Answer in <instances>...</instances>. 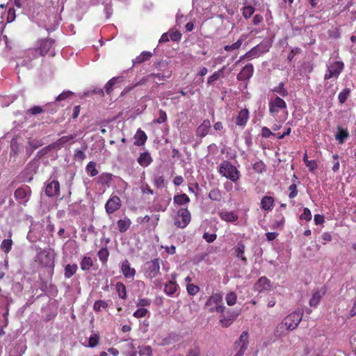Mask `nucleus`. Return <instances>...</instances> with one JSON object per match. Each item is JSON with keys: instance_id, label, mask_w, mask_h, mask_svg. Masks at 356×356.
Wrapping results in <instances>:
<instances>
[{"instance_id": "f257e3e1", "label": "nucleus", "mask_w": 356, "mask_h": 356, "mask_svg": "<svg viewBox=\"0 0 356 356\" xmlns=\"http://www.w3.org/2000/svg\"><path fill=\"white\" fill-rule=\"evenodd\" d=\"M218 172L233 182L236 181L240 177V172L228 161H223L220 163Z\"/></svg>"}, {"instance_id": "f03ea898", "label": "nucleus", "mask_w": 356, "mask_h": 356, "mask_svg": "<svg viewBox=\"0 0 356 356\" xmlns=\"http://www.w3.org/2000/svg\"><path fill=\"white\" fill-rule=\"evenodd\" d=\"M222 296L220 293H213L206 302V307L209 308V312H218L222 314L225 312V307L221 305Z\"/></svg>"}, {"instance_id": "7ed1b4c3", "label": "nucleus", "mask_w": 356, "mask_h": 356, "mask_svg": "<svg viewBox=\"0 0 356 356\" xmlns=\"http://www.w3.org/2000/svg\"><path fill=\"white\" fill-rule=\"evenodd\" d=\"M191 220V215L187 208L179 209L174 218V224L176 227L184 229L187 227Z\"/></svg>"}, {"instance_id": "20e7f679", "label": "nucleus", "mask_w": 356, "mask_h": 356, "mask_svg": "<svg viewBox=\"0 0 356 356\" xmlns=\"http://www.w3.org/2000/svg\"><path fill=\"white\" fill-rule=\"evenodd\" d=\"M303 312L301 310H296L289 314L284 320L286 330H293L297 327L302 318Z\"/></svg>"}, {"instance_id": "39448f33", "label": "nucleus", "mask_w": 356, "mask_h": 356, "mask_svg": "<svg viewBox=\"0 0 356 356\" xmlns=\"http://www.w3.org/2000/svg\"><path fill=\"white\" fill-rule=\"evenodd\" d=\"M54 252L51 249L40 250L37 255V261L45 267L54 266Z\"/></svg>"}, {"instance_id": "423d86ee", "label": "nucleus", "mask_w": 356, "mask_h": 356, "mask_svg": "<svg viewBox=\"0 0 356 356\" xmlns=\"http://www.w3.org/2000/svg\"><path fill=\"white\" fill-rule=\"evenodd\" d=\"M249 334L247 331H244L240 335L238 339L234 343L235 354L234 356H243L248 349L249 344Z\"/></svg>"}, {"instance_id": "0eeeda50", "label": "nucleus", "mask_w": 356, "mask_h": 356, "mask_svg": "<svg viewBox=\"0 0 356 356\" xmlns=\"http://www.w3.org/2000/svg\"><path fill=\"white\" fill-rule=\"evenodd\" d=\"M343 67L344 65L343 62L341 61H335L330 63L327 65L324 79L327 80L332 78L337 79L343 70Z\"/></svg>"}, {"instance_id": "6e6552de", "label": "nucleus", "mask_w": 356, "mask_h": 356, "mask_svg": "<svg viewBox=\"0 0 356 356\" xmlns=\"http://www.w3.org/2000/svg\"><path fill=\"white\" fill-rule=\"evenodd\" d=\"M160 271V259L156 258L145 264V275L150 279L156 277Z\"/></svg>"}, {"instance_id": "1a4fd4ad", "label": "nucleus", "mask_w": 356, "mask_h": 356, "mask_svg": "<svg viewBox=\"0 0 356 356\" xmlns=\"http://www.w3.org/2000/svg\"><path fill=\"white\" fill-rule=\"evenodd\" d=\"M31 190L28 186H23L15 191V197L21 204H26L31 197Z\"/></svg>"}, {"instance_id": "9d476101", "label": "nucleus", "mask_w": 356, "mask_h": 356, "mask_svg": "<svg viewBox=\"0 0 356 356\" xmlns=\"http://www.w3.org/2000/svg\"><path fill=\"white\" fill-rule=\"evenodd\" d=\"M286 108V102L279 97L269 101V112L273 116H275L280 110Z\"/></svg>"}, {"instance_id": "9b49d317", "label": "nucleus", "mask_w": 356, "mask_h": 356, "mask_svg": "<svg viewBox=\"0 0 356 356\" xmlns=\"http://www.w3.org/2000/svg\"><path fill=\"white\" fill-rule=\"evenodd\" d=\"M121 207V200L116 195L111 196L105 204V210L108 214L113 213Z\"/></svg>"}, {"instance_id": "f8f14e48", "label": "nucleus", "mask_w": 356, "mask_h": 356, "mask_svg": "<svg viewBox=\"0 0 356 356\" xmlns=\"http://www.w3.org/2000/svg\"><path fill=\"white\" fill-rule=\"evenodd\" d=\"M270 47V44L268 42H262L257 46L252 48L250 51H253L252 54H251V58H257L260 56L261 54L268 52Z\"/></svg>"}, {"instance_id": "ddd939ff", "label": "nucleus", "mask_w": 356, "mask_h": 356, "mask_svg": "<svg viewBox=\"0 0 356 356\" xmlns=\"http://www.w3.org/2000/svg\"><path fill=\"white\" fill-rule=\"evenodd\" d=\"M254 72V67L252 64L249 63L245 65L241 72L237 74V79L238 81H247L249 80Z\"/></svg>"}, {"instance_id": "4468645a", "label": "nucleus", "mask_w": 356, "mask_h": 356, "mask_svg": "<svg viewBox=\"0 0 356 356\" xmlns=\"http://www.w3.org/2000/svg\"><path fill=\"white\" fill-rule=\"evenodd\" d=\"M249 120V111L247 108L241 109L236 117L235 123L237 126L244 128Z\"/></svg>"}, {"instance_id": "2eb2a0df", "label": "nucleus", "mask_w": 356, "mask_h": 356, "mask_svg": "<svg viewBox=\"0 0 356 356\" xmlns=\"http://www.w3.org/2000/svg\"><path fill=\"white\" fill-rule=\"evenodd\" d=\"M120 269L123 275L126 278L133 279L136 275V270L131 267L130 263L127 259H125L122 262Z\"/></svg>"}, {"instance_id": "dca6fc26", "label": "nucleus", "mask_w": 356, "mask_h": 356, "mask_svg": "<svg viewBox=\"0 0 356 356\" xmlns=\"http://www.w3.org/2000/svg\"><path fill=\"white\" fill-rule=\"evenodd\" d=\"M60 184L58 181L52 180L49 182L45 188V194L49 197H53L58 195Z\"/></svg>"}, {"instance_id": "f3484780", "label": "nucleus", "mask_w": 356, "mask_h": 356, "mask_svg": "<svg viewBox=\"0 0 356 356\" xmlns=\"http://www.w3.org/2000/svg\"><path fill=\"white\" fill-rule=\"evenodd\" d=\"M54 43L53 39H43L39 41V49L40 55L44 56L51 49Z\"/></svg>"}, {"instance_id": "a211bd4d", "label": "nucleus", "mask_w": 356, "mask_h": 356, "mask_svg": "<svg viewBox=\"0 0 356 356\" xmlns=\"http://www.w3.org/2000/svg\"><path fill=\"white\" fill-rule=\"evenodd\" d=\"M211 127V122L209 120H203L201 124L197 128L196 135L200 138L206 136L209 134Z\"/></svg>"}, {"instance_id": "6ab92c4d", "label": "nucleus", "mask_w": 356, "mask_h": 356, "mask_svg": "<svg viewBox=\"0 0 356 356\" xmlns=\"http://www.w3.org/2000/svg\"><path fill=\"white\" fill-rule=\"evenodd\" d=\"M325 293V289L321 287L320 289H316L313 291L312 297L309 300V305L311 307H316L322 296Z\"/></svg>"}, {"instance_id": "aec40b11", "label": "nucleus", "mask_w": 356, "mask_h": 356, "mask_svg": "<svg viewBox=\"0 0 356 356\" xmlns=\"http://www.w3.org/2000/svg\"><path fill=\"white\" fill-rule=\"evenodd\" d=\"M245 245L242 242H238L234 248V255L237 258H240L243 264H247V258L245 256Z\"/></svg>"}, {"instance_id": "412c9836", "label": "nucleus", "mask_w": 356, "mask_h": 356, "mask_svg": "<svg viewBox=\"0 0 356 356\" xmlns=\"http://www.w3.org/2000/svg\"><path fill=\"white\" fill-rule=\"evenodd\" d=\"M218 215L221 220L229 222H235L238 218V215L234 211H220Z\"/></svg>"}, {"instance_id": "4be33fe9", "label": "nucleus", "mask_w": 356, "mask_h": 356, "mask_svg": "<svg viewBox=\"0 0 356 356\" xmlns=\"http://www.w3.org/2000/svg\"><path fill=\"white\" fill-rule=\"evenodd\" d=\"M254 288L259 292L268 290L270 288V281L266 277H261L254 284Z\"/></svg>"}, {"instance_id": "5701e85b", "label": "nucleus", "mask_w": 356, "mask_h": 356, "mask_svg": "<svg viewBox=\"0 0 356 356\" xmlns=\"http://www.w3.org/2000/svg\"><path fill=\"white\" fill-rule=\"evenodd\" d=\"M175 279V275H173V280L169 281L165 285L164 291L168 296H172L177 289L178 285L177 284Z\"/></svg>"}, {"instance_id": "b1692460", "label": "nucleus", "mask_w": 356, "mask_h": 356, "mask_svg": "<svg viewBox=\"0 0 356 356\" xmlns=\"http://www.w3.org/2000/svg\"><path fill=\"white\" fill-rule=\"evenodd\" d=\"M151 79H157L159 81H163L168 79H169L172 75V72L170 70H165L162 72L158 73H152L149 74Z\"/></svg>"}, {"instance_id": "393cba45", "label": "nucleus", "mask_w": 356, "mask_h": 356, "mask_svg": "<svg viewBox=\"0 0 356 356\" xmlns=\"http://www.w3.org/2000/svg\"><path fill=\"white\" fill-rule=\"evenodd\" d=\"M53 105L51 103L47 104L43 106H34L28 109L26 113L28 115H36L42 113L46 111L47 107Z\"/></svg>"}, {"instance_id": "a878e982", "label": "nucleus", "mask_w": 356, "mask_h": 356, "mask_svg": "<svg viewBox=\"0 0 356 356\" xmlns=\"http://www.w3.org/2000/svg\"><path fill=\"white\" fill-rule=\"evenodd\" d=\"M152 162V159L150 154L147 152H145L139 156L138 158V163L143 167L148 166Z\"/></svg>"}, {"instance_id": "bb28decb", "label": "nucleus", "mask_w": 356, "mask_h": 356, "mask_svg": "<svg viewBox=\"0 0 356 356\" xmlns=\"http://www.w3.org/2000/svg\"><path fill=\"white\" fill-rule=\"evenodd\" d=\"M274 204V199L270 196H264L261 201V209L265 211L272 210Z\"/></svg>"}, {"instance_id": "cd10ccee", "label": "nucleus", "mask_w": 356, "mask_h": 356, "mask_svg": "<svg viewBox=\"0 0 356 356\" xmlns=\"http://www.w3.org/2000/svg\"><path fill=\"white\" fill-rule=\"evenodd\" d=\"M134 138H135L134 145H137V146H140V145H143L145 144L147 138L145 133L139 129L136 131Z\"/></svg>"}, {"instance_id": "c85d7f7f", "label": "nucleus", "mask_w": 356, "mask_h": 356, "mask_svg": "<svg viewBox=\"0 0 356 356\" xmlns=\"http://www.w3.org/2000/svg\"><path fill=\"white\" fill-rule=\"evenodd\" d=\"M152 56V54L150 51H143L138 56L133 60L134 65L140 64L146 60H148Z\"/></svg>"}, {"instance_id": "c756f323", "label": "nucleus", "mask_w": 356, "mask_h": 356, "mask_svg": "<svg viewBox=\"0 0 356 356\" xmlns=\"http://www.w3.org/2000/svg\"><path fill=\"white\" fill-rule=\"evenodd\" d=\"M131 224V220L127 217L117 222L118 227L120 232H125L129 228Z\"/></svg>"}, {"instance_id": "7c9ffc66", "label": "nucleus", "mask_w": 356, "mask_h": 356, "mask_svg": "<svg viewBox=\"0 0 356 356\" xmlns=\"http://www.w3.org/2000/svg\"><path fill=\"white\" fill-rule=\"evenodd\" d=\"M173 201L175 204L178 205H184L190 202V198L185 194L176 195L174 196Z\"/></svg>"}, {"instance_id": "2f4dec72", "label": "nucleus", "mask_w": 356, "mask_h": 356, "mask_svg": "<svg viewBox=\"0 0 356 356\" xmlns=\"http://www.w3.org/2000/svg\"><path fill=\"white\" fill-rule=\"evenodd\" d=\"M238 314H233L232 317H227L225 314H222L220 318V323L224 327H227L233 323L234 320L237 317Z\"/></svg>"}, {"instance_id": "473e14b6", "label": "nucleus", "mask_w": 356, "mask_h": 356, "mask_svg": "<svg viewBox=\"0 0 356 356\" xmlns=\"http://www.w3.org/2000/svg\"><path fill=\"white\" fill-rule=\"evenodd\" d=\"M20 145L16 140L13 139L10 143V156L16 158L20 152Z\"/></svg>"}, {"instance_id": "72a5a7b5", "label": "nucleus", "mask_w": 356, "mask_h": 356, "mask_svg": "<svg viewBox=\"0 0 356 356\" xmlns=\"http://www.w3.org/2000/svg\"><path fill=\"white\" fill-rule=\"evenodd\" d=\"M116 291L118 296L124 300L127 298V289L125 285L122 282H117L115 285Z\"/></svg>"}, {"instance_id": "f704fd0d", "label": "nucleus", "mask_w": 356, "mask_h": 356, "mask_svg": "<svg viewBox=\"0 0 356 356\" xmlns=\"http://www.w3.org/2000/svg\"><path fill=\"white\" fill-rule=\"evenodd\" d=\"M28 144L29 147H26V152L29 156L31 155L33 150L42 145V143L39 140L31 139L29 140Z\"/></svg>"}, {"instance_id": "c9c22d12", "label": "nucleus", "mask_w": 356, "mask_h": 356, "mask_svg": "<svg viewBox=\"0 0 356 356\" xmlns=\"http://www.w3.org/2000/svg\"><path fill=\"white\" fill-rule=\"evenodd\" d=\"M78 266L76 264H67L65 268V277L70 278L76 272Z\"/></svg>"}, {"instance_id": "e433bc0d", "label": "nucleus", "mask_w": 356, "mask_h": 356, "mask_svg": "<svg viewBox=\"0 0 356 356\" xmlns=\"http://www.w3.org/2000/svg\"><path fill=\"white\" fill-rule=\"evenodd\" d=\"M348 137V132L340 127L338 129V131L336 134V139L340 144L343 143L344 140Z\"/></svg>"}, {"instance_id": "4c0bfd02", "label": "nucleus", "mask_w": 356, "mask_h": 356, "mask_svg": "<svg viewBox=\"0 0 356 356\" xmlns=\"http://www.w3.org/2000/svg\"><path fill=\"white\" fill-rule=\"evenodd\" d=\"M108 307V305L105 300H99L95 302L93 310L96 312H100L102 309H106Z\"/></svg>"}, {"instance_id": "58836bf2", "label": "nucleus", "mask_w": 356, "mask_h": 356, "mask_svg": "<svg viewBox=\"0 0 356 356\" xmlns=\"http://www.w3.org/2000/svg\"><path fill=\"white\" fill-rule=\"evenodd\" d=\"M86 172L91 177H95L98 174V170L96 168V163L90 161L88 163L86 168Z\"/></svg>"}, {"instance_id": "ea45409f", "label": "nucleus", "mask_w": 356, "mask_h": 356, "mask_svg": "<svg viewBox=\"0 0 356 356\" xmlns=\"http://www.w3.org/2000/svg\"><path fill=\"white\" fill-rule=\"evenodd\" d=\"M112 176L110 173H102L98 177V181L102 185H108L112 179Z\"/></svg>"}, {"instance_id": "a19ab883", "label": "nucleus", "mask_w": 356, "mask_h": 356, "mask_svg": "<svg viewBox=\"0 0 356 356\" xmlns=\"http://www.w3.org/2000/svg\"><path fill=\"white\" fill-rule=\"evenodd\" d=\"M225 66H223L221 69H220L218 71L215 72L212 75L209 76L207 79L208 84H211L215 81L218 80L220 76L223 74V72L225 69Z\"/></svg>"}, {"instance_id": "79ce46f5", "label": "nucleus", "mask_w": 356, "mask_h": 356, "mask_svg": "<svg viewBox=\"0 0 356 356\" xmlns=\"http://www.w3.org/2000/svg\"><path fill=\"white\" fill-rule=\"evenodd\" d=\"M272 90L278 93L282 97H286L289 94L287 90L284 88V85L282 82L280 83L278 86L273 88Z\"/></svg>"}, {"instance_id": "37998d69", "label": "nucleus", "mask_w": 356, "mask_h": 356, "mask_svg": "<svg viewBox=\"0 0 356 356\" xmlns=\"http://www.w3.org/2000/svg\"><path fill=\"white\" fill-rule=\"evenodd\" d=\"M80 265L82 270H88L92 266V259L89 257H84Z\"/></svg>"}, {"instance_id": "c03bdc74", "label": "nucleus", "mask_w": 356, "mask_h": 356, "mask_svg": "<svg viewBox=\"0 0 356 356\" xmlns=\"http://www.w3.org/2000/svg\"><path fill=\"white\" fill-rule=\"evenodd\" d=\"M254 12V8L252 6H245L242 8V14L245 19L250 18Z\"/></svg>"}, {"instance_id": "a18cd8bd", "label": "nucleus", "mask_w": 356, "mask_h": 356, "mask_svg": "<svg viewBox=\"0 0 356 356\" xmlns=\"http://www.w3.org/2000/svg\"><path fill=\"white\" fill-rule=\"evenodd\" d=\"M209 197L214 201L219 202L222 198L221 193L218 189L211 190L209 193Z\"/></svg>"}, {"instance_id": "49530a36", "label": "nucleus", "mask_w": 356, "mask_h": 356, "mask_svg": "<svg viewBox=\"0 0 356 356\" xmlns=\"http://www.w3.org/2000/svg\"><path fill=\"white\" fill-rule=\"evenodd\" d=\"M350 90L349 88H344L338 96L339 101L341 104H343L350 95Z\"/></svg>"}, {"instance_id": "de8ad7c7", "label": "nucleus", "mask_w": 356, "mask_h": 356, "mask_svg": "<svg viewBox=\"0 0 356 356\" xmlns=\"http://www.w3.org/2000/svg\"><path fill=\"white\" fill-rule=\"evenodd\" d=\"M226 302L229 306L234 305L236 302V294L231 291L228 293L225 297Z\"/></svg>"}, {"instance_id": "09e8293b", "label": "nucleus", "mask_w": 356, "mask_h": 356, "mask_svg": "<svg viewBox=\"0 0 356 356\" xmlns=\"http://www.w3.org/2000/svg\"><path fill=\"white\" fill-rule=\"evenodd\" d=\"M13 241L11 239H4L1 244V248L6 252L8 253L12 248Z\"/></svg>"}, {"instance_id": "8fccbe9b", "label": "nucleus", "mask_w": 356, "mask_h": 356, "mask_svg": "<svg viewBox=\"0 0 356 356\" xmlns=\"http://www.w3.org/2000/svg\"><path fill=\"white\" fill-rule=\"evenodd\" d=\"M99 335L97 334H93L90 337L88 345L87 346L89 348H94L99 343Z\"/></svg>"}, {"instance_id": "3c124183", "label": "nucleus", "mask_w": 356, "mask_h": 356, "mask_svg": "<svg viewBox=\"0 0 356 356\" xmlns=\"http://www.w3.org/2000/svg\"><path fill=\"white\" fill-rule=\"evenodd\" d=\"M241 46L240 45V42H235L232 44H227L224 46V50L227 52H235L237 51Z\"/></svg>"}, {"instance_id": "603ef678", "label": "nucleus", "mask_w": 356, "mask_h": 356, "mask_svg": "<svg viewBox=\"0 0 356 356\" xmlns=\"http://www.w3.org/2000/svg\"><path fill=\"white\" fill-rule=\"evenodd\" d=\"M154 183L157 188H161L165 187V180L161 175H155L154 177Z\"/></svg>"}, {"instance_id": "864d4df0", "label": "nucleus", "mask_w": 356, "mask_h": 356, "mask_svg": "<svg viewBox=\"0 0 356 356\" xmlns=\"http://www.w3.org/2000/svg\"><path fill=\"white\" fill-rule=\"evenodd\" d=\"M186 289L188 293L191 296L196 295L200 291L199 286L193 284H188L186 285Z\"/></svg>"}, {"instance_id": "5fc2aeb1", "label": "nucleus", "mask_w": 356, "mask_h": 356, "mask_svg": "<svg viewBox=\"0 0 356 356\" xmlns=\"http://www.w3.org/2000/svg\"><path fill=\"white\" fill-rule=\"evenodd\" d=\"M108 251L107 250V248H102L99 252H98V257H99V260L102 262V263H105L106 262L107 259H108Z\"/></svg>"}, {"instance_id": "6e6d98bb", "label": "nucleus", "mask_w": 356, "mask_h": 356, "mask_svg": "<svg viewBox=\"0 0 356 356\" xmlns=\"http://www.w3.org/2000/svg\"><path fill=\"white\" fill-rule=\"evenodd\" d=\"M149 311L143 307H138V309L134 312L133 316L137 318H140L145 316L147 314H149Z\"/></svg>"}, {"instance_id": "4d7b16f0", "label": "nucleus", "mask_w": 356, "mask_h": 356, "mask_svg": "<svg viewBox=\"0 0 356 356\" xmlns=\"http://www.w3.org/2000/svg\"><path fill=\"white\" fill-rule=\"evenodd\" d=\"M119 79L120 77H113L106 83L105 86V90L106 93L109 94L113 90V86L115 84L118 79Z\"/></svg>"}, {"instance_id": "13d9d810", "label": "nucleus", "mask_w": 356, "mask_h": 356, "mask_svg": "<svg viewBox=\"0 0 356 356\" xmlns=\"http://www.w3.org/2000/svg\"><path fill=\"white\" fill-rule=\"evenodd\" d=\"M139 354L140 355L152 356V349L149 346H141L139 348Z\"/></svg>"}, {"instance_id": "bf43d9fd", "label": "nucleus", "mask_w": 356, "mask_h": 356, "mask_svg": "<svg viewBox=\"0 0 356 356\" xmlns=\"http://www.w3.org/2000/svg\"><path fill=\"white\" fill-rule=\"evenodd\" d=\"M167 120V114L163 110L159 111V118L154 120V122L161 124L166 121Z\"/></svg>"}, {"instance_id": "052dcab7", "label": "nucleus", "mask_w": 356, "mask_h": 356, "mask_svg": "<svg viewBox=\"0 0 356 356\" xmlns=\"http://www.w3.org/2000/svg\"><path fill=\"white\" fill-rule=\"evenodd\" d=\"M301 220H305L306 221H309L312 219V213L311 211L308 208H304L303 212L300 216Z\"/></svg>"}, {"instance_id": "680f3d73", "label": "nucleus", "mask_w": 356, "mask_h": 356, "mask_svg": "<svg viewBox=\"0 0 356 356\" xmlns=\"http://www.w3.org/2000/svg\"><path fill=\"white\" fill-rule=\"evenodd\" d=\"M151 304V300L148 298H140L136 302L137 307H143L149 306Z\"/></svg>"}, {"instance_id": "e2e57ef3", "label": "nucleus", "mask_w": 356, "mask_h": 356, "mask_svg": "<svg viewBox=\"0 0 356 356\" xmlns=\"http://www.w3.org/2000/svg\"><path fill=\"white\" fill-rule=\"evenodd\" d=\"M285 331H287V330H286L285 325L283 323V321H282V323H280L277 326L276 330H275V333L277 336H284L286 334Z\"/></svg>"}, {"instance_id": "0e129e2a", "label": "nucleus", "mask_w": 356, "mask_h": 356, "mask_svg": "<svg viewBox=\"0 0 356 356\" xmlns=\"http://www.w3.org/2000/svg\"><path fill=\"white\" fill-rule=\"evenodd\" d=\"M40 55V51L37 49H29L27 52V57L29 60L37 58Z\"/></svg>"}, {"instance_id": "69168bd1", "label": "nucleus", "mask_w": 356, "mask_h": 356, "mask_svg": "<svg viewBox=\"0 0 356 356\" xmlns=\"http://www.w3.org/2000/svg\"><path fill=\"white\" fill-rule=\"evenodd\" d=\"M74 135L64 136L58 140V145H64L67 143L72 141L74 140Z\"/></svg>"}, {"instance_id": "338daca9", "label": "nucleus", "mask_w": 356, "mask_h": 356, "mask_svg": "<svg viewBox=\"0 0 356 356\" xmlns=\"http://www.w3.org/2000/svg\"><path fill=\"white\" fill-rule=\"evenodd\" d=\"M151 79L150 77V74H148L145 76H144L143 78H142L139 81L136 82L133 86L129 88V89L127 90V91H129L131 90L132 88H134V87H137L138 86H140V85H144L145 83H146L149 79Z\"/></svg>"}, {"instance_id": "774afa93", "label": "nucleus", "mask_w": 356, "mask_h": 356, "mask_svg": "<svg viewBox=\"0 0 356 356\" xmlns=\"http://www.w3.org/2000/svg\"><path fill=\"white\" fill-rule=\"evenodd\" d=\"M289 191L290 192L289 194V197L290 199L294 198L295 197L297 196L298 190H297L296 184H293L290 185L289 187Z\"/></svg>"}]
</instances>
